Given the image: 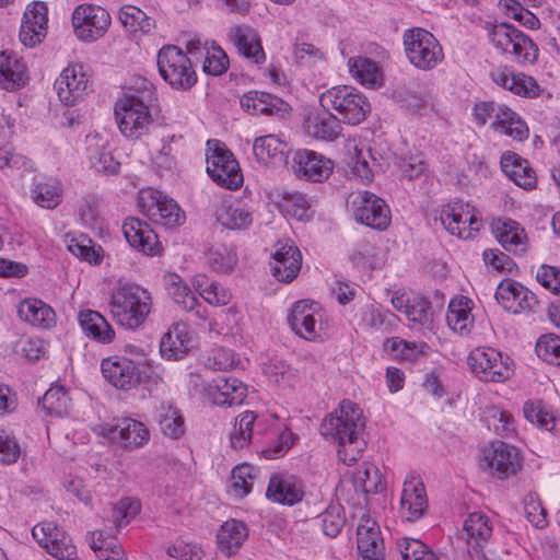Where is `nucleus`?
<instances>
[{
  "instance_id": "nucleus-1",
  "label": "nucleus",
  "mask_w": 560,
  "mask_h": 560,
  "mask_svg": "<svg viewBox=\"0 0 560 560\" xmlns=\"http://www.w3.org/2000/svg\"><path fill=\"white\" fill-rule=\"evenodd\" d=\"M322 434L338 444V456L342 463L352 465L362 455L366 445L363 433L365 419L362 409L350 400L339 407L322 423Z\"/></svg>"
},
{
  "instance_id": "nucleus-2",
  "label": "nucleus",
  "mask_w": 560,
  "mask_h": 560,
  "mask_svg": "<svg viewBox=\"0 0 560 560\" xmlns=\"http://www.w3.org/2000/svg\"><path fill=\"white\" fill-rule=\"evenodd\" d=\"M154 100V85L142 77H132L124 88L114 107L120 132L128 139L137 140L147 135L153 124L150 104Z\"/></svg>"
},
{
  "instance_id": "nucleus-3",
  "label": "nucleus",
  "mask_w": 560,
  "mask_h": 560,
  "mask_svg": "<svg viewBox=\"0 0 560 560\" xmlns=\"http://www.w3.org/2000/svg\"><path fill=\"white\" fill-rule=\"evenodd\" d=\"M109 310L118 325L135 330L143 325L151 313V293L138 284L120 285L112 293Z\"/></svg>"
},
{
  "instance_id": "nucleus-4",
  "label": "nucleus",
  "mask_w": 560,
  "mask_h": 560,
  "mask_svg": "<svg viewBox=\"0 0 560 560\" xmlns=\"http://www.w3.org/2000/svg\"><path fill=\"white\" fill-rule=\"evenodd\" d=\"M488 37L493 47L521 65H533L538 59V47L524 32L511 23L488 24Z\"/></svg>"
},
{
  "instance_id": "nucleus-5",
  "label": "nucleus",
  "mask_w": 560,
  "mask_h": 560,
  "mask_svg": "<svg viewBox=\"0 0 560 560\" xmlns=\"http://www.w3.org/2000/svg\"><path fill=\"white\" fill-rule=\"evenodd\" d=\"M324 109L336 112L340 122L358 125L365 119L370 109L366 97L353 86L337 85L325 91L319 97Z\"/></svg>"
},
{
  "instance_id": "nucleus-6",
  "label": "nucleus",
  "mask_w": 560,
  "mask_h": 560,
  "mask_svg": "<svg viewBox=\"0 0 560 560\" xmlns=\"http://www.w3.org/2000/svg\"><path fill=\"white\" fill-rule=\"evenodd\" d=\"M207 173L219 186L236 190L243 184V174L237 160L219 140L207 141Z\"/></svg>"
},
{
  "instance_id": "nucleus-7",
  "label": "nucleus",
  "mask_w": 560,
  "mask_h": 560,
  "mask_svg": "<svg viewBox=\"0 0 560 560\" xmlns=\"http://www.w3.org/2000/svg\"><path fill=\"white\" fill-rule=\"evenodd\" d=\"M402 44L407 59L417 69L432 70L444 59L441 44L424 28L415 27L405 31Z\"/></svg>"
},
{
  "instance_id": "nucleus-8",
  "label": "nucleus",
  "mask_w": 560,
  "mask_h": 560,
  "mask_svg": "<svg viewBox=\"0 0 560 560\" xmlns=\"http://www.w3.org/2000/svg\"><path fill=\"white\" fill-rule=\"evenodd\" d=\"M158 67L161 77L174 89L186 91L197 82L190 59L177 46L168 45L160 49Z\"/></svg>"
},
{
  "instance_id": "nucleus-9",
  "label": "nucleus",
  "mask_w": 560,
  "mask_h": 560,
  "mask_svg": "<svg viewBox=\"0 0 560 560\" xmlns=\"http://www.w3.org/2000/svg\"><path fill=\"white\" fill-rule=\"evenodd\" d=\"M92 430L97 435L107 438L125 448L141 447L150 439L145 424L131 418L100 422L94 424Z\"/></svg>"
},
{
  "instance_id": "nucleus-10",
  "label": "nucleus",
  "mask_w": 560,
  "mask_h": 560,
  "mask_svg": "<svg viewBox=\"0 0 560 560\" xmlns=\"http://www.w3.org/2000/svg\"><path fill=\"white\" fill-rule=\"evenodd\" d=\"M440 219L448 233L463 240L471 238L482 226L478 210L469 203L460 201L444 206Z\"/></svg>"
},
{
  "instance_id": "nucleus-11",
  "label": "nucleus",
  "mask_w": 560,
  "mask_h": 560,
  "mask_svg": "<svg viewBox=\"0 0 560 560\" xmlns=\"http://www.w3.org/2000/svg\"><path fill=\"white\" fill-rule=\"evenodd\" d=\"M509 360V357L503 358L501 352L493 348L480 347L469 353L467 363L480 380L502 382L512 374Z\"/></svg>"
},
{
  "instance_id": "nucleus-12",
  "label": "nucleus",
  "mask_w": 560,
  "mask_h": 560,
  "mask_svg": "<svg viewBox=\"0 0 560 560\" xmlns=\"http://www.w3.org/2000/svg\"><path fill=\"white\" fill-rule=\"evenodd\" d=\"M140 207L144 215L156 225L172 229L185 221V214L177 202L158 190L141 196Z\"/></svg>"
},
{
  "instance_id": "nucleus-13",
  "label": "nucleus",
  "mask_w": 560,
  "mask_h": 560,
  "mask_svg": "<svg viewBox=\"0 0 560 560\" xmlns=\"http://www.w3.org/2000/svg\"><path fill=\"white\" fill-rule=\"evenodd\" d=\"M72 25L79 39L94 42L107 32L110 16L102 7L84 3L74 9Z\"/></svg>"
},
{
  "instance_id": "nucleus-14",
  "label": "nucleus",
  "mask_w": 560,
  "mask_h": 560,
  "mask_svg": "<svg viewBox=\"0 0 560 560\" xmlns=\"http://www.w3.org/2000/svg\"><path fill=\"white\" fill-rule=\"evenodd\" d=\"M357 222L375 230H386L390 223V210L385 201L370 191H360L352 200Z\"/></svg>"
},
{
  "instance_id": "nucleus-15",
  "label": "nucleus",
  "mask_w": 560,
  "mask_h": 560,
  "mask_svg": "<svg viewBox=\"0 0 560 560\" xmlns=\"http://www.w3.org/2000/svg\"><path fill=\"white\" fill-rule=\"evenodd\" d=\"M33 537L58 560H75L77 547L72 538L54 522H42L32 529Z\"/></svg>"
},
{
  "instance_id": "nucleus-16",
  "label": "nucleus",
  "mask_w": 560,
  "mask_h": 560,
  "mask_svg": "<svg viewBox=\"0 0 560 560\" xmlns=\"http://www.w3.org/2000/svg\"><path fill=\"white\" fill-rule=\"evenodd\" d=\"M323 314L315 302L298 301L291 308L288 323L291 329L305 340L315 341L320 337Z\"/></svg>"
},
{
  "instance_id": "nucleus-17",
  "label": "nucleus",
  "mask_w": 560,
  "mask_h": 560,
  "mask_svg": "<svg viewBox=\"0 0 560 560\" xmlns=\"http://www.w3.org/2000/svg\"><path fill=\"white\" fill-rule=\"evenodd\" d=\"M483 460L491 474L499 479L516 475L522 467L518 450L504 442H494L486 448Z\"/></svg>"
},
{
  "instance_id": "nucleus-18",
  "label": "nucleus",
  "mask_w": 560,
  "mask_h": 560,
  "mask_svg": "<svg viewBox=\"0 0 560 560\" xmlns=\"http://www.w3.org/2000/svg\"><path fill=\"white\" fill-rule=\"evenodd\" d=\"M302 255L293 241L280 240L275 245V253L270 261L273 277L280 282H291L300 272Z\"/></svg>"
},
{
  "instance_id": "nucleus-19",
  "label": "nucleus",
  "mask_w": 560,
  "mask_h": 560,
  "mask_svg": "<svg viewBox=\"0 0 560 560\" xmlns=\"http://www.w3.org/2000/svg\"><path fill=\"white\" fill-rule=\"evenodd\" d=\"M305 494L303 481L289 472H273L269 478L266 497L270 501L292 506L301 502Z\"/></svg>"
},
{
  "instance_id": "nucleus-20",
  "label": "nucleus",
  "mask_w": 560,
  "mask_h": 560,
  "mask_svg": "<svg viewBox=\"0 0 560 560\" xmlns=\"http://www.w3.org/2000/svg\"><path fill=\"white\" fill-rule=\"evenodd\" d=\"M103 376L116 388L128 390L140 383V371L137 364L121 355H110L102 360Z\"/></svg>"
},
{
  "instance_id": "nucleus-21",
  "label": "nucleus",
  "mask_w": 560,
  "mask_h": 560,
  "mask_svg": "<svg viewBox=\"0 0 560 560\" xmlns=\"http://www.w3.org/2000/svg\"><path fill=\"white\" fill-rule=\"evenodd\" d=\"M495 299L505 311L513 314L533 312L538 303L533 292L513 280H504L498 285Z\"/></svg>"
},
{
  "instance_id": "nucleus-22",
  "label": "nucleus",
  "mask_w": 560,
  "mask_h": 560,
  "mask_svg": "<svg viewBox=\"0 0 560 560\" xmlns=\"http://www.w3.org/2000/svg\"><path fill=\"white\" fill-rule=\"evenodd\" d=\"M54 86L59 100L67 106H73L86 93L89 78L81 65H73L62 70Z\"/></svg>"
},
{
  "instance_id": "nucleus-23",
  "label": "nucleus",
  "mask_w": 560,
  "mask_h": 560,
  "mask_svg": "<svg viewBox=\"0 0 560 560\" xmlns=\"http://www.w3.org/2000/svg\"><path fill=\"white\" fill-rule=\"evenodd\" d=\"M209 400L220 407L241 405L247 396V386L235 377L218 376L206 388Z\"/></svg>"
},
{
  "instance_id": "nucleus-24",
  "label": "nucleus",
  "mask_w": 560,
  "mask_h": 560,
  "mask_svg": "<svg viewBox=\"0 0 560 560\" xmlns=\"http://www.w3.org/2000/svg\"><path fill=\"white\" fill-rule=\"evenodd\" d=\"M427 509L428 498L423 482L417 477L407 478L400 498V516L408 522H416Z\"/></svg>"
},
{
  "instance_id": "nucleus-25",
  "label": "nucleus",
  "mask_w": 560,
  "mask_h": 560,
  "mask_svg": "<svg viewBox=\"0 0 560 560\" xmlns=\"http://www.w3.org/2000/svg\"><path fill=\"white\" fill-rule=\"evenodd\" d=\"M295 174L300 178L319 183L328 178L332 172L334 162L312 150H299L294 155Z\"/></svg>"
},
{
  "instance_id": "nucleus-26",
  "label": "nucleus",
  "mask_w": 560,
  "mask_h": 560,
  "mask_svg": "<svg viewBox=\"0 0 560 560\" xmlns=\"http://www.w3.org/2000/svg\"><path fill=\"white\" fill-rule=\"evenodd\" d=\"M47 5L44 2H34L24 12L20 28V40L25 47H34L46 35Z\"/></svg>"
},
{
  "instance_id": "nucleus-27",
  "label": "nucleus",
  "mask_w": 560,
  "mask_h": 560,
  "mask_svg": "<svg viewBox=\"0 0 560 560\" xmlns=\"http://www.w3.org/2000/svg\"><path fill=\"white\" fill-rule=\"evenodd\" d=\"M122 233L130 246L148 256H155L161 252L156 233L139 219H127L122 224Z\"/></svg>"
},
{
  "instance_id": "nucleus-28",
  "label": "nucleus",
  "mask_w": 560,
  "mask_h": 560,
  "mask_svg": "<svg viewBox=\"0 0 560 560\" xmlns=\"http://www.w3.org/2000/svg\"><path fill=\"white\" fill-rule=\"evenodd\" d=\"M464 532L469 555L485 559L483 546L492 535L490 517L482 512L470 513L464 522Z\"/></svg>"
},
{
  "instance_id": "nucleus-29",
  "label": "nucleus",
  "mask_w": 560,
  "mask_h": 560,
  "mask_svg": "<svg viewBox=\"0 0 560 560\" xmlns=\"http://www.w3.org/2000/svg\"><path fill=\"white\" fill-rule=\"evenodd\" d=\"M358 551L362 560H383L384 541L377 523L370 516L361 517L357 528Z\"/></svg>"
},
{
  "instance_id": "nucleus-30",
  "label": "nucleus",
  "mask_w": 560,
  "mask_h": 560,
  "mask_svg": "<svg viewBox=\"0 0 560 560\" xmlns=\"http://www.w3.org/2000/svg\"><path fill=\"white\" fill-rule=\"evenodd\" d=\"M241 106L249 115H267L283 117L288 114L290 106L280 97L266 92L249 91L240 100Z\"/></svg>"
},
{
  "instance_id": "nucleus-31",
  "label": "nucleus",
  "mask_w": 560,
  "mask_h": 560,
  "mask_svg": "<svg viewBox=\"0 0 560 560\" xmlns=\"http://www.w3.org/2000/svg\"><path fill=\"white\" fill-rule=\"evenodd\" d=\"M306 133L315 139L334 141L341 133L339 119L330 110H310L304 119Z\"/></svg>"
},
{
  "instance_id": "nucleus-32",
  "label": "nucleus",
  "mask_w": 560,
  "mask_h": 560,
  "mask_svg": "<svg viewBox=\"0 0 560 560\" xmlns=\"http://www.w3.org/2000/svg\"><path fill=\"white\" fill-rule=\"evenodd\" d=\"M491 230L505 250L514 254H523L527 250L525 231L516 221L497 219L491 223Z\"/></svg>"
},
{
  "instance_id": "nucleus-33",
  "label": "nucleus",
  "mask_w": 560,
  "mask_h": 560,
  "mask_svg": "<svg viewBox=\"0 0 560 560\" xmlns=\"http://www.w3.org/2000/svg\"><path fill=\"white\" fill-rule=\"evenodd\" d=\"M191 347L189 327L185 323H175L163 335L160 342L162 357L168 360L183 359Z\"/></svg>"
},
{
  "instance_id": "nucleus-34",
  "label": "nucleus",
  "mask_w": 560,
  "mask_h": 560,
  "mask_svg": "<svg viewBox=\"0 0 560 560\" xmlns=\"http://www.w3.org/2000/svg\"><path fill=\"white\" fill-rule=\"evenodd\" d=\"M18 314L23 322L34 327L49 328L56 322L54 310L42 300L35 298L21 301L18 306Z\"/></svg>"
},
{
  "instance_id": "nucleus-35",
  "label": "nucleus",
  "mask_w": 560,
  "mask_h": 560,
  "mask_svg": "<svg viewBox=\"0 0 560 560\" xmlns=\"http://www.w3.org/2000/svg\"><path fill=\"white\" fill-rule=\"evenodd\" d=\"M218 221L226 229L243 230L254 222V213L250 207L240 200L223 201L217 211Z\"/></svg>"
},
{
  "instance_id": "nucleus-36",
  "label": "nucleus",
  "mask_w": 560,
  "mask_h": 560,
  "mask_svg": "<svg viewBox=\"0 0 560 560\" xmlns=\"http://www.w3.org/2000/svg\"><path fill=\"white\" fill-rule=\"evenodd\" d=\"M501 168L504 174L517 186L524 189L535 187L537 178L535 172L529 167L528 162L513 152H505L501 156Z\"/></svg>"
},
{
  "instance_id": "nucleus-37",
  "label": "nucleus",
  "mask_w": 560,
  "mask_h": 560,
  "mask_svg": "<svg viewBox=\"0 0 560 560\" xmlns=\"http://www.w3.org/2000/svg\"><path fill=\"white\" fill-rule=\"evenodd\" d=\"M238 52L254 63H262L266 59L260 38L250 26H236L231 33Z\"/></svg>"
},
{
  "instance_id": "nucleus-38",
  "label": "nucleus",
  "mask_w": 560,
  "mask_h": 560,
  "mask_svg": "<svg viewBox=\"0 0 560 560\" xmlns=\"http://www.w3.org/2000/svg\"><path fill=\"white\" fill-rule=\"evenodd\" d=\"M83 332L100 343H110L115 339V331L106 318L93 310H83L78 316Z\"/></svg>"
},
{
  "instance_id": "nucleus-39",
  "label": "nucleus",
  "mask_w": 560,
  "mask_h": 560,
  "mask_svg": "<svg viewBox=\"0 0 560 560\" xmlns=\"http://www.w3.org/2000/svg\"><path fill=\"white\" fill-rule=\"evenodd\" d=\"M88 156L91 166L98 173L116 174L120 163L113 156L106 140L98 136L88 138Z\"/></svg>"
},
{
  "instance_id": "nucleus-40",
  "label": "nucleus",
  "mask_w": 560,
  "mask_h": 560,
  "mask_svg": "<svg viewBox=\"0 0 560 560\" xmlns=\"http://www.w3.org/2000/svg\"><path fill=\"white\" fill-rule=\"evenodd\" d=\"M287 142L275 135L261 136L253 144L254 155L261 164H279L285 161Z\"/></svg>"
},
{
  "instance_id": "nucleus-41",
  "label": "nucleus",
  "mask_w": 560,
  "mask_h": 560,
  "mask_svg": "<svg viewBox=\"0 0 560 560\" xmlns=\"http://www.w3.org/2000/svg\"><path fill=\"white\" fill-rule=\"evenodd\" d=\"M470 304L471 300L466 296L453 299L448 304L447 325L459 335H468L474 326Z\"/></svg>"
},
{
  "instance_id": "nucleus-42",
  "label": "nucleus",
  "mask_w": 560,
  "mask_h": 560,
  "mask_svg": "<svg viewBox=\"0 0 560 560\" xmlns=\"http://www.w3.org/2000/svg\"><path fill=\"white\" fill-rule=\"evenodd\" d=\"M26 68L16 56L0 52V88L12 91L25 84Z\"/></svg>"
},
{
  "instance_id": "nucleus-43",
  "label": "nucleus",
  "mask_w": 560,
  "mask_h": 560,
  "mask_svg": "<svg viewBox=\"0 0 560 560\" xmlns=\"http://www.w3.org/2000/svg\"><path fill=\"white\" fill-rule=\"evenodd\" d=\"M247 535V528L243 522L234 518L228 520L217 534L218 546L224 555L231 556L243 545Z\"/></svg>"
},
{
  "instance_id": "nucleus-44",
  "label": "nucleus",
  "mask_w": 560,
  "mask_h": 560,
  "mask_svg": "<svg viewBox=\"0 0 560 560\" xmlns=\"http://www.w3.org/2000/svg\"><path fill=\"white\" fill-rule=\"evenodd\" d=\"M491 127L517 141H523L528 137L526 124L505 105H498L495 119H493Z\"/></svg>"
},
{
  "instance_id": "nucleus-45",
  "label": "nucleus",
  "mask_w": 560,
  "mask_h": 560,
  "mask_svg": "<svg viewBox=\"0 0 560 560\" xmlns=\"http://www.w3.org/2000/svg\"><path fill=\"white\" fill-rule=\"evenodd\" d=\"M360 325L368 330L389 332L397 319L389 310L377 304H370L361 308Z\"/></svg>"
},
{
  "instance_id": "nucleus-46",
  "label": "nucleus",
  "mask_w": 560,
  "mask_h": 560,
  "mask_svg": "<svg viewBox=\"0 0 560 560\" xmlns=\"http://www.w3.org/2000/svg\"><path fill=\"white\" fill-rule=\"evenodd\" d=\"M409 327L417 330L432 331L434 326V311L431 302L421 295H413L406 314Z\"/></svg>"
},
{
  "instance_id": "nucleus-47",
  "label": "nucleus",
  "mask_w": 560,
  "mask_h": 560,
  "mask_svg": "<svg viewBox=\"0 0 560 560\" xmlns=\"http://www.w3.org/2000/svg\"><path fill=\"white\" fill-rule=\"evenodd\" d=\"M401 102L415 114H421L422 109L432 105L430 85L420 80H412L400 92Z\"/></svg>"
},
{
  "instance_id": "nucleus-48",
  "label": "nucleus",
  "mask_w": 560,
  "mask_h": 560,
  "mask_svg": "<svg viewBox=\"0 0 560 560\" xmlns=\"http://www.w3.org/2000/svg\"><path fill=\"white\" fill-rule=\"evenodd\" d=\"M261 421L258 420L254 411L247 410L241 413L231 432V445L235 450L244 448L249 445L254 431H259Z\"/></svg>"
},
{
  "instance_id": "nucleus-49",
  "label": "nucleus",
  "mask_w": 560,
  "mask_h": 560,
  "mask_svg": "<svg viewBox=\"0 0 560 560\" xmlns=\"http://www.w3.org/2000/svg\"><path fill=\"white\" fill-rule=\"evenodd\" d=\"M525 418L553 434H560V417L547 409L541 401H527L523 407Z\"/></svg>"
},
{
  "instance_id": "nucleus-50",
  "label": "nucleus",
  "mask_w": 560,
  "mask_h": 560,
  "mask_svg": "<svg viewBox=\"0 0 560 560\" xmlns=\"http://www.w3.org/2000/svg\"><path fill=\"white\" fill-rule=\"evenodd\" d=\"M351 75L361 84L374 86L381 83L382 71L376 62L366 57H352L348 61Z\"/></svg>"
},
{
  "instance_id": "nucleus-51",
  "label": "nucleus",
  "mask_w": 560,
  "mask_h": 560,
  "mask_svg": "<svg viewBox=\"0 0 560 560\" xmlns=\"http://www.w3.org/2000/svg\"><path fill=\"white\" fill-rule=\"evenodd\" d=\"M156 419L162 432L174 440L185 433V422L179 410L171 405L161 404L156 409Z\"/></svg>"
},
{
  "instance_id": "nucleus-52",
  "label": "nucleus",
  "mask_w": 560,
  "mask_h": 560,
  "mask_svg": "<svg viewBox=\"0 0 560 560\" xmlns=\"http://www.w3.org/2000/svg\"><path fill=\"white\" fill-rule=\"evenodd\" d=\"M257 469L246 463L236 465L231 474V493L238 499L245 498L253 489Z\"/></svg>"
},
{
  "instance_id": "nucleus-53",
  "label": "nucleus",
  "mask_w": 560,
  "mask_h": 560,
  "mask_svg": "<svg viewBox=\"0 0 560 560\" xmlns=\"http://www.w3.org/2000/svg\"><path fill=\"white\" fill-rule=\"evenodd\" d=\"M396 548L402 560H440L429 546L415 538H399Z\"/></svg>"
},
{
  "instance_id": "nucleus-54",
  "label": "nucleus",
  "mask_w": 560,
  "mask_h": 560,
  "mask_svg": "<svg viewBox=\"0 0 560 560\" xmlns=\"http://www.w3.org/2000/svg\"><path fill=\"white\" fill-rule=\"evenodd\" d=\"M167 290L174 302L185 311H192L198 305V299L186 283L176 275L167 278Z\"/></svg>"
},
{
  "instance_id": "nucleus-55",
  "label": "nucleus",
  "mask_w": 560,
  "mask_h": 560,
  "mask_svg": "<svg viewBox=\"0 0 560 560\" xmlns=\"http://www.w3.org/2000/svg\"><path fill=\"white\" fill-rule=\"evenodd\" d=\"M40 402L47 413L60 417L68 413L70 397L63 386H52L44 394Z\"/></svg>"
},
{
  "instance_id": "nucleus-56",
  "label": "nucleus",
  "mask_w": 560,
  "mask_h": 560,
  "mask_svg": "<svg viewBox=\"0 0 560 560\" xmlns=\"http://www.w3.org/2000/svg\"><path fill=\"white\" fill-rule=\"evenodd\" d=\"M208 262L214 271L229 272L235 267L237 257L225 245L217 244L209 249Z\"/></svg>"
},
{
  "instance_id": "nucleus-57",
  "label": "nucleus",
  "mask_w": 560,
  "mask_h": 560,
  "mask_svg": "<svg viewBox=\"0 0 560 560\" xmlns=\"http://www.w3.org/2000/svg\"><path fill=\"white\" fill-rule=\"evenodd\" d=\"M535 350L537 355L549 364L560 365V336L542 335L538 338Z\"/></svg>"
},
{
  "instance_id": "nucleus-58",
  "label": "nucleus",
  "mask_w": 560,
  "mask_h": 560,
  "mask_svg": "<svg viewBox=\"0 0 560 560\" xmlns=\"http://www.w3.org/2000/svg\"><path fill=\"white\" fill-rule=\"evenodd\" d=\"M354 151L352 173L363 182H371L376 166L375 156L372 154L371 149L364 152L355 147Z\"/></svg>"
},
{
  "instance_id": "nucleus-59",
  "label": "nucleus",
  "mask_w": 560,
  "mask_h": 560,
  "mask_svg": "<svg viewBox=\"0 0 560 560\" xmlns=\"http://www.w3.org/2000/svg\"><path fill=\"white\" fill-rule=\"evenodd\" d=\"M354 483L364 493H377L383 489L378 469L372 465L358 469L354 476Z\"/></svg>"
},
{
  "instance_id": "nucleus-60",
  "label": "nucleus",
  "mask_w": 560,
  "mask_h": 560,
  "mask_svg": "<svg viewBox=\"0 0 560 560\" xmlns=\"http://www.w3.org/2000/svg\"><path fill=\"white\" fill-rule=\"evenodd\" d=\"M267 377L279 385H291L295 378V371L282 360H271L264 366Z\"/></svg>"
},
{
  "instance_id": "nucleus-61",
  "label": "nucleus",
  "mask_w": 560,
  "mask_h": 560,
  "mask_svg": "<svg viewBox=\"0 0 560 560\" xmlns=\"http://www.w3.org/2000/svg\"><path fill=\"white\" fill-rule=\"evenodd\" d=\"M524 510L528 522L532 523L533 526L537 528L547 526V511L537 494L528 493L525 497Z\"/></svg>"
},
{
  "instance_id": "nucleus-62",
  "label": "nucleus",
  "mask_w": 560,
  "mask_h": 560,
  "mask_svg": "<svg viewBox=\"0 0 560 560\" xmlns=\"http://www.w3.org/2000/svg\"><path fill=\"white\" fill-rule=\"evenodd\" d=\"M283 210L298 220L306 218L310 202L306 197L298 191L284 192L282 197Z\"/></svg>"
},
{
  "instance_id": "nucleus-63",
  "label": "nucleus",
  "mask_w": 560,
  "mask_h": 560,
  "mask_svg": "<svg viewBox=\"0 0 560 560\" xmlns=\"http://www.w3.org/2000/svg\"><path fill=\"white\" fill-rule=\"evenodd\" d=\"M32 198L38 206L46 209H54L61 201L58 189L54 185L46 183H39L34 186Z\"/></svg>"
},
{
  "instance_id": "nucleus-64",
  "label": "nucleus",
  "mask_w": 560,
  "mask_h": 560,
  "mask_svg": "<svg viewBox=\"0 0 560 560\" xmlns=\"http://www.w3.org/2000/svg\"><path fill=\"white\" fill-rule=\"evenodd\" d=\"M229 68V58L221 47H212L207 50L202 69L211 75H220Z\"/></svg>"
}]
</instances>
